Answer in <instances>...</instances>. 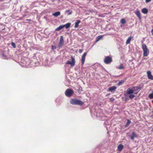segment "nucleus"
I'll return each instance as SVG.
<instances>
[{
	"mask_svg": "<svg viewBox=\"0 0 153 153\" xmlns=\"http://www.w3.org/2000/svg\"><path fill=\"white\" fill-rule=\"evenodd\" d=\"M151 32H152V35L153 36V29L151 31Z\"/></svg>",
	"mask_w": 153,
	"mask_h": 153,
	"instance_id": "35",
	"label": "nucleus"
},
{
	"mask_svg": "<svg viewBox=\"0 0 153 153\" xmlns=\"http://www.w3.org/2000/svg\"><path fill=\"white\" fill-rule=\"evenodd\" d=\"M11 45L13 46V48H16V45L14 43V42H12L11 43Z\"/></svg>",
	"mask_w": 153,
	"mask_h": 153,
	"instance_id": "24",
	"label": "nucleus"
},
{
	"mask_svg": "<svg viewBox=\"0 0 153 153\" xmlns=\"http://www.w3.org/2000/svg\"><path fill=\"white\" fill-rule=\"evenodd\" d=\"M142 48L143 51V55L144 56H147L149 53V51L145 44L142 45Z\"/></svg>",
	"mask_w": 153,
	"mask_h": 153,
	"instance_id": "1",
	"label": "nucleus"
},
{
	"mask_svg": "<svg viewBox=\"0 0 153 153\" xmlns=\"http://www.w3.org/2000/svg\"><path fill=\"white\" fill-rule=\"evenodd\" d=\"M118 68L119 69H124V67H123V64H121L120 65V66Z\"/></svg>",
	"mask_w": 153,
	"mask_h": 153,
	"instance_id": "21",
	"label": "nucleus"
},
{
	"mask_svg": "<svg viewBox=\"0 0 153 153\" xmlns=\"http://www.w3.org/2000/svg\"><path fill=\"white\" fill-rule=\"evenodd\" d=\"M109 100L110 101L113 102L114 100V99L113 98H110Z\"/></svg>",
	"mask_w": 153,
	"mask_h": 153,
	"instance_id": "27",
	"label": "nucleus"
},
{
	"mask_svg": "<svg viewBox=\"0 0 153 153\" xmlns=\"http://www.w3.org/2000/svg\"><path fill=\"white\" fill-rule=\"evenodd\" d=\"M71 104L73 105H81L83 104V103L81 100L74 99H71L70 101Z\"/></svg>",
	"mask_w": 153,
	"mask_h": 153,
	"instance_id": "2",
	"label": "nucleus"
},
{
	"mask_svg": "<svg viewBox=\"0 0 153 153\" xmlns=\"http://www.w3.org/2000/svg\"><path fill=\"white\" fill-rule=\"evenodd\" d=\"M65 95L67 96V90H66L65 92Z\"/></svg>",
	"mask_w": 153,
	"mask_h": 153,
	"instance_id": "34",
	"label": "nucleus"
},
{
	"mask_svg": "<svg viewBox=\"0 0 153 153\" xmlns=\"http://www.w3.org/2000/svg\"><path fill=\"white\" fill-rule=\"evenodd\" d=\"M74 93V91L71 89H68V97H70L72 96Z\"/></svg>",
	"mask_w": 153,
	"mask_h": 153,
	"instance_id": "6",
	"label": "nucleus"
},
{
	"mask_svg": "<svg viewBox=\"0 0 153 153\" xmlns=\"http://www.w3.org/2000/svg\"><path fill=\"white\" fill-rule=\"evenodd\" d=\"M137 137V135L134 132H133L131 136H130V138L131 140H133L135 137Z\"/></svg>",
	"mask_w": 153,
	"mask_h": 153,
	"instance_id": "12",
	"label": "nucleus"
},
{
	"mask_svg": "<svg viewBox=\"0 0 153 153\" xmlns=\"http://www.w3.org/2000/svg\"><path fill=\"white\" fill-rule=\"evenodd\" d=\"M147 75L148 78L151 80H153V76L151 74V72L150 71H147Z\"/></svg>",
	"mask_w": 153,
	"mask_h": 153,
	"instance_id": "9",
	"label": "nucleus"
},
{
	"mask_svg": "<svg viewBox=\"0 0 153 153\" xmlns=\"http://www.w3.org/2000/svg\"><path fill=\"white\" fill-rule=\"evenodd\" d=\"M71 25V23H68V28Z\"/></svg>",
	"mask_w": 153,
	"mask_h": 153,
	"instance_id": "29",
	"label": "nucleus"
},
{
	"mask_svg": "<svg viewBox=\"0 0 153 153\" xmlns=\"http://www.w3.org/2000/svg\"><path fill=\"white\" fill-rule=\"evenodd\" d=\"M152 131H153V128H152Z\"/></svg>",
	"mask_w": 153,
	"mask_h": 153,
	"instance_id": "37",
	"label": "nucleus"
},
{
	"mask_svg": "<svg viewBox=\"0 0 153 153\" xmlns=\"http://www.w3.org/2000/svg\"><path fill=\"white\" fill-rule=\"evenodd\" d=\"M131 123V122L129 121L128 120L127 122V125H129Z\"/></svg>",
	"mask_w": 153,
	"mask_h": 153,
	"instance_id": "28",
	"label": "nucleus"
},
{
	"mask_svg": "<svg viewBox=\"0 0 153 153\" xmlns=\"http://www.w3.org/2000/svg\"><path fill=\"white\" fill-rule=\"evenodd\" d=\"M75 59L73 57H71V61H68V64H69L71 65V67H73L75 65Z\"/></svg>",
	"mask_w": 153,
	"mask_h": 153,
	"instance_id": "5",
	"label": "nucleus"
},
{
	"mask_svg": "<svg viewBox=\"0 0 153 153\" xmlns=\"http://www.w3.org/2000/svg\"><path fill=\"white\" fill-rule=\"evenodd\" d=\"M122 83V82H119L118 83V85H121Z\"/></svg>",
	"mask_w": 153,
	"mask_h": 153,
	"instance_id": "33",
	"label": "nucleus"
},
{
	"mask_svg": "<svg viewBox=\"0 0 153 153\" xmlns=\"http://www.w3.org/2000/svg\"><path fill=\"white\" fill-rule=\"evenodd\" d=\"M60 14V12L59 11H58L53 13L52 14V15L55 17H57V16H59Z\"/></svg>",
	"mask_w": 153,
	"mask_h": 153,
	"instance_id": "13",
	"label": "nucleus"
},
{
	"mask_svg": "<svg viewBox=\"0 0 153 153\" xmlns=\"http://www.w3.org/2000/svg\"><path fill=\"white\" fill-rule=\"evenodd\" d=\"M152 93H153V91H152Z\"/></svg>",
	"mask_w": 153,
	"mask_h": 153,
	"instance_id": "38",
	"label": "nucleus"
},
{
	"mask_svg": "<svg viewBox=\"0 0 153 153\" xmlns=\"http://www.w3.org/2000/svg\"><path fill=\"white\" fill-rule=\"evenodd\" d=\"M136 89H137V91L135 92V88H134V89H133L132 88L130 89L129 88L127 91L126 93L127 94H129L133 93L137 94L140 91V89L139 88H137Z\"/></svg>",
	"mask_w": 153,
	"mask_h": 153,
	"instance_id": "3",
	"label": "nucleus"
},
{
	"mask_svg": "<svg viewBox=\"0 0 153 153\" xmlns=\"http://www.w3.org/2000/svg\"><path fill=\"white\" fill-rule=\"evenodd\" d=\"M65 27L67 28V24L59 26L56 29V31H59Z\"/></svg>",
	"mask_w": 153,
	"mask_h": 153,
	"instance_id": "7",
	"label": "nucleus"
},
{
	"mask_svg": "<svg viewBox=\"0 0 153 153\" xmlns=\"http://www.w3.org/2000/svg\"><path fill=\"white\" fill-rule=\"evenodd\" d=\"M130 94V95L129 97V98L130 99H132L135 97V96L133 94Z\"/></svg>",
	"mask_w": 153,
	"mask_h": 153,
	"instance_id": "22",
	"label": "nucleus"
},
{
	"mask_svg": "<svg viewBox=\"0 0 153 153\" xmlns=\"http://www.w3.org/2000/svg\"><path fill=\"white\" fill-rule=\"evenodd\" d=\"M139 88V87H136V88L134 87V88H133L132 89H134L135 88V92H137V89H136V88Z\"/></svg>",
	"mask_w": 153,
	"mask_h": 153,
	"instance_id": "32",
	"label": "nucleus"
},
{
	"mask_svg": "<svg viewBox=\"0 0 153 153\" xmlns=\"http://www.w3.org/2000/svg\"><path fill=\"white\" fill-rule=\"evenodd\" d=\"M149 97L150 99L153 98V93L150 94L149 95Z\"/></svg>",
	"mask_w": 153,
	"mask_h": 153,
	"instance_id": "23",
	"label": "nucleus"
},
{
	"mask_svg": "<svg viewBox=\"0 0 153 153\" xmlns=\"http://www.w3.org/2000/svg\"><path fill=\"white\" fill-rule=\"evenodd\" d=\"M27 21H30V20H30V19H29H29H27Z\"/></svg>",
	"mask_w": 153,
	"mask_h": 153,
	"instance_id": "36",
	"label": "nucleus"
},
{
	"mask_svg": "<svg viewBox=\"0 0 153 153\" xmlns=\"http://www.w3.org/2000/svg\"><path fill=\"white\" fill-rule=\"evenodd\" d=\"M131 37H129L128 39H127L126 41V43L127 44H129L130 42V41L131 40Z\"/></svg>",
	"mask_w": 153,
	"mask_h": 153,
	"instance_id": "18",
	"label": "nucleus"
},
{
	"mask_svg": "<svg viewBox=\"0 0 153 153\" xmlns=\"http://www.w3.org/2000/svg\"><path fill=\"white\" fill-rule=\"evenodd\" d=\"M123 146L122 144H120L117 147V148L119 150V151L120 152L123 149Z\"/></svg>",
	"mask_w": 153,
	"mask_h": 153,
	"instance_id": "14",
	"label": "nucleus"
},
{
	"mask_svg": "<svg viewBox=\"0 0 153 153\" xmlns=\"http://www.w3.org/2000/svg\"><path fill=\"white\" fill-rule=\"evenodd\" d=\"M81 22V21L79 20L78 21L75 23L74 27L76 28L78 27L79 24Z\"/></svg>",
	"mask_w": 153,
	"mask_h": 153,
	"instance_id": "17",
	"label": "nucleus"
},
{
	"mask_svg": "<svg viewBox=\"0 0 153 153\" xmlns=\"http://www.w3.org/2000/svg\"><path fill=\"white\" fill-rule=\"evenodd\" d=\"M102 35H100V36H98L97 38V41L99 40L100 39H102Z\"/></svg>",
	"mask_w": 153,
	"mask_h": 153,
	"instance_id": "20",
	"label": "nucleus"
},
{
	"mask_svg": "<svg viewBox=\"0 0 153 153\" xmlns=\"http://www.w3.org/2000/svg\"><path fill=\"white\" fill-rule=\"evenodd\" d=\"M64 41L63 38V36H61L60 37V39L58 45L59 47H61L63 46V44Z\"/></svg>",
	"mask_w": 153,
	"mask_h": 153,
	"instance_id": "8",
	"label": "nucleus"
},
{
	"mask_svg": "<svg viewBox=\"0 0 153 153\" xmlns=\"http://www.w3.org/2000/svg\"><path fill=\"white\" fill-rule=\"evenodd\" d=\"M116 88V87L115 86H113L109 88L108 89V91L111 92H113L115 90Z\"/></svg>",
	"mask_w": 153,
	"mask_h": 153,
	"instance_id": "11",
	"label": "nucleus"
},
{
	"mask_svg": "<svg viewBox=\"0 0 153 153\" xmlns=\"http://www.w3.org/2000/svg\"><path fill=\"white\" fill-rule=\"evenodd\" d=\"M142 12L143 13L146 14L148 13V11L147 9L144 8L142 9Z\"/></svg>",
	"mask_w": 153,
	"mask_h": 153,
	"instance_id": "16",
	"label": "nucleus"
},
{
	"mask_svg": "<svg viewBox=\"0 0 153 153\" xmlns=\"http://www.w3.org/2000/svg\"><path fill=\"white\" fill-rule=\"evenodd\" d=\"M137 16L139 17V19H141L140 13V12L139 11L137 10L135 13Z\"/></svg>",
	"mask_w": 153,
	"mask_h": 153,
	"instance_id": "15",
	"label": "nucleus"
},
{
	"mask_svg": "<svg viewBox=\"0 0 153 153\" xmlns=\"http://www.w3.org/2000/svg\"><path fill=\"white\" fill-rule=\"evenodd\" d=\"M151 0H146V3L149 2L151 1Z\"/></svg>",
	"mask_w": 153,
	"mask_h": 153,
	"instance_id": "31",
	"label": "nucleus"
},
{
	"mask_svg": "<svg viewBox=\"0 0 153 153\" xmlns=\"http://www.w3.org/2000/svg\"><path fill=\"white\" fill-rule=\"evenodd\" d=\"M121 23L123 24H125L126 22L125 19H121Z\"/></svg>",
	"mask_w": 153,
	"mask_h": 153,
	"instance_id": "19",
	"label": "nucleus"
},
{
	"mask_svg": "<svg viewBox=\"0 0 153 153\" xmlns=\"http://www.w3.org/2000/svg\"><path fill=\"white\" fill-rule=\"evenodd\" d=\"M87 54L86 53H84L83 55H82V59H81V62H82V65H83V64L84 63L85 61V56H86V55Z\"/></svg>",
	"mask_w": 153,
	"mask_h": 153,
	"instance_id": "10",
	"label": "nucleus"
},
{
	"mask_svg": "<svg viewBox=\"0 0 153 153\" xmlns=\"http://www.w3.org/2000/svg\"><path fill=\"white\" fill-rule=\"evenodd\" d=\"M112 59L111 57L107 56L105 57L104 60V62L106 64H108L111 62Z\"/></svg>",
	"mask_w": 153,
	"mask_h": 153,
	"instance_id": "4",
	"label": "nucleus"
},
{
	"mask_svg": "<svg viewBox=\"0 0 153 153\" xmlns=\"http://www.w3.org/2000/svg\"><path fill=\"white\" fill-rule=\"evenodd\" d=\"M51 47L52 49L53 50H54L56 48V47L52 45Z\"/></svg>",
	"mask_w": 153,
	"mask_h": 153,
	"instance_id": "25",
	"label": "nucleus"
},
{
	"mask_svg": "<svg viewBox=\"0 0 153 153\" xmlns=\"http://www.w3.org/2000/svg\"><path fill=\"white\" fill-rule=\"evenodd\" d=\"M72 13V12L70 10H68V14H71Z\"/></svg>",
	"mask_w": 153,
	"mask_h": 153,
	"instance_id": "26",
	"label": "nucleus"
},
{
	"mask_svg": "<svg viewBox=\"0 0 153 153\" xmlns=\"http://www.w3.org/2000/svg\"><path fill=\"white\" fill-rule=\"evenodd\" d=\"M82 51H83L82 49H79V52L80 53H81Z\"/></svg>",
	"mask_w": 153,
	"mask_h": 153,
	"instance_id": "30",
	"label": "nucleus"
}]
</instances>
